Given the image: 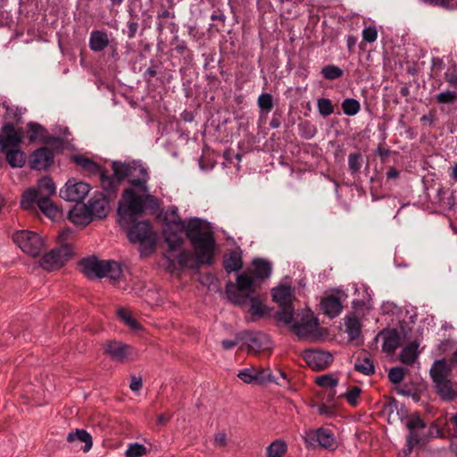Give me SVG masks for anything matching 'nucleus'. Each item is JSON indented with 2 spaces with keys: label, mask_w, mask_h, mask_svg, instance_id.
I'll return each mask as SVG.
<instances>
[{
  "label": "nucleus",
  "mask_w": 457,
  "mask_h": 457,
  "mask_svg": "<svg viewBox=\"0 0 457 457\" xmlns=\"http://www.w3.org/2000/svg\"><path fill=\"white\" fill-rule=\"evenodd\" d=\"M362 39L367 43H373L378 38V30L376 27L370 26L365 28L361 33Z\"/></svg>",
  "instance_id": "nucleus-54"
},
{
  "label": "nucleus",
  "mask_w": 457,
  "mask_h": 457,
  "mask_svg": "<svg viewBox=\"0 0 457 457\" xmlns=\"http://www.w3.org/2000/svg\"><path fill=\"white\" fill-rule=\"evenodd\" d=\"M142 387V378L141 377H137V376H132L131 377V382H130V385H129V388L132 390V391H139Z\"/></svg>",
  "instance_id": "nucleus-59"
},
{
  "label": "nucleus",
  "mask_w": 457,
  "mask_h": 457,
  "mask_svg": "<svg viewBox=\"0 0 457 457\" xmlns=\"http://www.w3.org/2000/svg\"><path fill=\"white\" fill-rule=\"evenodd\" d=\"M118 315L120 318V320L128 325L132 329H139L140 325L138 322L132 317L131 313L125 310V309H119L118 310Z\"/></svg>",
  "instance_id": "nucleus-47"
},
{
  "label": "nucleus",
  "mask_w": 457,
  "mask_h": 457,
  "mask_svg": "<svg viewBox=\"0 0 457 457\" xmlns=\"http://www.w3.org/2000/svg\"><path fill=\"white\" fill-rule=\"evenodd\" d=\"M321 74L326 79L333 80L342 77L343 71L334 64H329L322 68Z\"/></svg>",
  "instance_id": "nucleus-45"
},
{
  "label": "nucleus",
  "mask_w": 457,
  "mask_h": 457,
  "mask_svg": "<svg viewBox=\"0 0 457 457\" xmlns=\"http://www.w3.org/2000/svg\"><path fill=\"white\" fill-rule=\"evenodd\" d=\"M104 353L120 362L131 360L136 356V352L131 346L119 341L108 342L104 347Z\"/></svg>",
  "instance_id": "nucleus-13"
},
{
  "label": "nucleus",
  "mask_w": 457,
  "mask_h": 457,
  "mask_svg": "<svg viewBox=\"0 0 457 457\" xmlns=\"http://www.w3.org/2000/svg\"><path fill=\"white\" fill-rule=\"evenodd\" d=\"M406 426L409 430L416 431L417 429L424 428L426 424L419 416H415L407 421Z\"/></svg>",
  "instance_id": "nucleus-56"
},
{
  "label": "nucleus",
  "mask_w": 457,
  "mask_h": 457,
  "mask_svg": "<svg viewBox=\"0 0 457 457\" xmlns=\"http://www.w3.org/2000/svg\"><path fill=\"white\" fill-rule=\"evenodd\" d=\"M320 306L324 314L330 318L338 316L342 311V303L339 298L335 295L323 298Z\"/></svg>",
  "instance_id": "nucleus-20"
},
{
  "label": "nucleus",
  "mask_w": 457,
  "mask_h": 457,
  "mask_svg": "<svg viewBox=\"0 0 457 457\" xmlns=\"http://www.w3.org/2000/svg\"><path fill=\"white\" fill-rule=\"evenodd\" d=\"M305 440L309 441L310 444L316 442L320 447L330 451H333L337 447V443L333 432L324 428L309 431L306 434Z\"/></svg>",
  "instance_id": "nucleus-12"
},
{
  "label": "nucleus",
  "mask_w": 457,
  "mask_h": 457,
  "mask_svg": "<svg viewBox=\"0 0 457 457\" xmlns=\"http://www.w3.org/2000/svg\"><path fill=\"white\" fill-rule=\"evenodd\" d=\"M316 383L322 387H327L332 390L337 386L338 379L332 374H325L318 377L316 378Z\"/></svg>",
  "instance_id": "nucleus-46"
},
{
  "label": "nucleus",
  "mask_w": 457,
  "mask_h": 457,
  "mask_svg": "<svg viewBox=\"0 0 457 457\" xmlns=\"http://www.w3.org/2000/svg\"><path fill=\"white\" fill-rule=\"evenodd\" d=\"M400 345V337L396 331L389 332L384 338L382 349L385 353L392 354Z\"/></svg>",
  "instance_id": "nucleus-34"
},
{
  "label": "nucleus",
  "mask_w": 457,
  "mask_h": 457,
  "mask_svg": "<svg viewBox=\"0 0 457 457\" xmlns=\"http://www.w3.org/2000/svg\"><path fill=\"white\" fill-rule=\"evenodd\" d=\"M148 205L152 209L159 207L158 199L148 193H142L141 195H137L135 189L126 188L122 194V200L119 204L118 215L119 224L120 227H128L134 222L138 215L145 212V206Z\"/></svg>",
  "instance_id": "nucleus-2"
},
{
  "label": "nucleus",
  "mask_w": 457,
  "mask_h": 457,
  "mask_svg": "<svg viewBox=\"0 0 457 457\" xmlns=\"http://www.w3.org/2000/svg\"><path fill=\"white\" fill-rule=\"evenodd\" d=\"M36 189L39 193L40 199H51V196L56 193L55 184L50 177H44L39 179Z\"/></svg>",
  "instance_id": "nucleus-25"
},
{
  "label": "nucleus",
  "mask_w": 457,
  "mask_h": 457,
  "mask_svg": "<svg viewBox=\"0 0 457 457\" xmlns=\"http://www.w3.org/2000/svg\"><path fill=\"white\" fill-rule=\"evenodd\" d=\"M69 218L72 223L80 226H86L93 220L89 209L86 204L73 207L69 213Z\"/></svg>",
  "instance_id": "nucleus-18"
},
{
  "label": "nucleus",
  "mask_w": 457,
  "mask_h": 457,
  "mask_svg": "<svg viewBox=\"0 0 457 457\" xmlns=\"http://www.w3.org/2000/svg\"><path fill=\"white\" fill-rule=\"evenodd\" d=\"M405 375V370L402 367H393L388 371L389 381L395 385L400 384Z\"/></svg>",
  "instance_id": "nucleus-51"
},
{
  "label": "nucleus",
  "mask_w": 457,
  "mask_h": 457,
  "mask_svg": "<svg viewBox=\"0 0 457 457\" xmlns=\"http://www.w3.org/2000/svg\"><path fill=\"white\" fill-rule=\"evenodd\" d=\"M110 200L103 193L94 195L87 204L92 217L99 219L106 217L109 212Z\"/></svg>",
  "instance_id": "nucleus-17"
},
{
  "label": "nucleus",
  "mask_w": 457,
  "mask_h": 457,
  "mask_svg": "<svg viewBox=\"0 0 457 457\" xmlns=\"http://www.w3.org/2000/svg\"><path fill=\"white\" fill-rule=\"evenodd\" d=\"M72 161L75 164L91 174H96L100 171V166L96 162L83 155H74Z\"/></svg>",
  "instance_id": "nucleus-32"
},
{
  "label": "nucleus",
  "mask_w": 457,
  "mask_h": 457,
  "mask_svg": "<svg viewBox=\"0 0 457 457\" xmlns=\"http://www.w3.org/2000/svg\"><path fill=\"white\" fill-rule=\"evenodd\" d=\"M79 266L83 274L88 278H107L115 281L120 277L122 271L117 262L98 260L96 257L83 259Z\"/></svg>",
  "instance_id": "nucleus-3"
},
{
  "label": "nucleus",
  "mask_w": 457,
  "mask_h": 457,
  "mask_svg": "<svg viewBox=\"0 0 457 457\" xmlns=\"http://www.w3.org/2000/svg\"><path fill=\"white\" fill-rule=\"evenodd\" d=\"M90 191V186L76 179H70L60 190V196L68 201L81 203Z\"/></svg>",
  "instance_id": "nucleus-8"
},
{
  "label": "nucleus",
  "mask_w": 457,
  "mask_h": 457,
  "mask_svg": "<svg viewBox=\"0 0 457 457\" xmlns=\"http://www.w3.org/2000/svg\"><path fill=\"white\" fill-rule=\"evenodd\" d=\"M341 106H342L343 112L347 116H354L361 110V104H360L359 101H357L354 98L345 99L342 102Z\"/></svg>",
  "instance_id": "nucleus-36"
},
{
  "label": "nucleus",
  "mask_w": 457,
  "mask_h": 457,
  "mask_svg": "<svg viewBox=\"0 0 457 457\" xmlns=\"http://www.w3.org/2000/svg\"><path fill=\"white\" fill-rule=\"evenodd\" d=\"M253 274L261 279L268 278L271 274V264L268 261L256 258L253 262Z\"/></svg>",
  "instance_id": "nucleus-29"
},
{
  "label": "nucleus",
  "mask_w": 457,
  "mask_h": 457,
  "mask_svg": "<svg viewBox=\"0 0 457 457\" xmlns=\"http://www.w3.org/2000/svg\"><path fill=\"white\" fill-rule=\"evenodd\" d=\"M255 384H263L266 382L275 381L269 370H256L254 373Z\"/></svg>",
  "instance_id": "nucleus-53"
},
{
  "label": "nucleus",
  "mask_w": 457,
  "mask_h": 457,
  "mask_svg": "<svg viewBox=\"0 0 457 457\" xmlns=\"http://www.w3.org/2000/svg\"><path fill=\"white\" fill-rule=\"evenodd\" d=\"M273 301L279 306L292 303L293 292L290 287L280 286L272 290Z\"/></svg>",
  "instance_id": "nucleus-24"
},
{
  "label": "nucleus",
  "mask_w": 457,
  "mask_h": 457,
  "mask_svg": "<svg viewBox=\"0 0 457 457\" xmlns=\"http://www.w3.org/2000/svg\"><path fill=\"white\" fill-rule=\"evenodd\" d=\"M110 43L109 37L105 31L93 30L89 37V48L94 52L104 50Z\"/></svg>",
  "instance_id": "nucleus-22"
},
{
  "label": "nucleus",
  "mask_w": 457,
  "mask_h": 457,
  "mask_svg": "<svg viewBox=\"0 0 457 457\" xmlns=\"http://www.w3.org/2000/svg\"><path fill=\"white\" fill-rule=\"evenodd\" d=\"M303 359L307 365L313 370H322L333 361V356L321 350H309L304 352Z\"/></svg>",
  "instance_id": "nucleus-14"
},
{
  "label": "nucleus",
  "mask_w": 457,
  "mask_h": 457,
  "mask_svg": "<svg viewBox=\"0 0 457 457\" xmlns=\"http://www.w3.org/2000/svg\"><path fill=\"white\" fill-rule=\"evenodd\" d=\"M287 452V445L276 440L267 447V457H283Z\"/></svg>",
  "instance_id": "nucleus-37"
},
{
  "label": "nucleus",
  "mask_w": 457,
  "mask_h": 457,
  "mask_svg": "<svg viewBox=\"0 0 457 457\" xmlns=\"http://www.w3.org/2000/svg\"><path fill=\"white\" fill-rule=\"evenodd\" d=\"M346 42H347L348 50L350 52H353V48H354V46L356 45V42H357L356 37H354L353 35H348Z\"/></svg>",
  "instance_id": "nucleus-63"
},
{
  "label": "nucleus",
  "mask_w": 457,
  "mask_h": 457,
  "mask_svg": "<svg viewBox=\"0 0 457 457\" xmlns=\"http://www.w3.org/2000/svg\"><path fill=\"white\" fill-rule=\"evenodd\" d=\"M257 104L262 111L269 112L273 108V97L269 93H262L259 96Z\"/></svg>",
  "instance_id": "nucleus-49"
},
{
  "label": "nucleus",
  "mask_w": 457,
  "mask_h": 457,
  "mask_svg": "<svg viewBox=\"0 0 457 457\" xmlns=\"http://www.w3.org/2000/svg\"><path fill=\"white\" fill-rule=\"evenodd\" d=\"M128 180L133 187H137L139 192H149V187H147V182L149 180L148 170L142 164L136 162H130Z\"/></svg>",
  "instance_id": "nucleus-11"
},
{
  "label": "nucleus",
  "mask_w": 457,
  "mask_h": 457,
  "mask_svg": "<svg viewBox=\"0 0 457 457\" xmlns=\"http://www.w3.org/2000/svg\"><path fill=\"white\" fill-rule=\"evenodd\" d=\"M67 442L72 444L74 446H78V443H84L85 445L82 450L87 453L92 448V436L85 429H75L67 436Z\"/></svg>",
  "instance_id": "nucleus-19"
},
{
  "label": "nucleus",
  "mask_w": 457,
  "mask_h": 457,
  "mask_svg": "<svg viewBox=\"0 0 457 457\" xmlns=\"http://www.w3.org/2000/svg\"><path fill=\"white\" fill-rule=\"evenodd\" d=\"M301 137L305 139L312 138L316 134V129L314 126H312L308 121H305L304 124L300 125Z\"/></svg>",
  "instance_id": "nucleus-55"
},
{
  "label": "nucleus",
  "mask_w": 457,
  "mask_h": 457,
  "mask_svg": "<svg viewBox=\"0 0 457 457\" xmlns=\"http://www.w3.org/2000/svg\"><path fill=\"white\" fill-rule=\"evenodd\" d=\"M100 177L101 185L104 191L103 194L105 195L107 198L114 199L120 182L114 177L107 175L106 171H101Z\"/></svg>",
  "instance_id": "nucleus-23"
},
{
  "label": "nucleus",
  "mask_w": 457,
  "mask_h": 457,
  "mask_svg": "<svg viewBox=\"0 0 457 457\" xmlns=\"http://www.w3.org/2000/svg\"><path fill=\"white\" fill-rule=\"evenodd\" d=\"M361 393V388L357 386H350L341 396L345 397L347 403L352 406L358 404V400Z\"/></svg>",
  "instance_id": "nucleus-41"
},
{
  "label": "nucleus",
  "mask_w": 457,
  "mask_h": 457,
  "mask_svg": "<svg viewBox=\"0 0 457 457\" xmlns=\"http://www.w3.org/2000/svg\"><path fill=\"white\" fill-rule=\"evenodd\" d=\"M243 261L241 253L236 251L229 253L223 261V267L228 273L241 270Z\"/></svg>",
  "instance_id": "nucleus-26"
},
{
  "label": "nucleus",
  "mask_w": 457,
  "mask_h": 457,
  "mask_svg": "<svg viewBox=\"0 0 457 457\" xmlns=\"http://www.w3.org/2000/svg\"><path fill=\"white\" fill-rule=\"evenodd\" d=\"M174 226L179 228V232L173 231L171 226H169V228L164 231V239L168 245V251L165 253V257L170 265L174 264L172 253L180 250L183 247L185 240L182 237V229H186L187 228L184 226V222L182 220H179L178 223H174Z\"/></svg>",
  "instance_id": "nucleus-9"
},
{
  "label": "nucleus",
  "mask_w": 457,
  "mask_h": 457,
  "mask_svg": "<svg viewBox=\"0 0 457 457\" xmlns=\"http://www.w3.org/2000/svg\"><path fill=\"white\" fill-rule=\"evenodd\" d=\"M451 372L452 368L445 359L436 360L429 370L436 391L444 399H451L453 396Z\"/></svg>",
  "instance_id": "nucleus-5"
},
{
  "label": "nucleus",
  "mask_w": 457,
  "mask_h": 457,
  "mask_svg": "<svg viewBox=\"0 0 457 457\" xmlns=\"http://www.w3.org/2000/svg\"><path fill=\"white\" fill-rule=\"evenodd\" d=\"M72 255V248L68 244H62L60 247L51 250L40 260V266L52 271L61 268Z\"/></svg>",
  "instance_id": "nucleus-7"
},
{
  "label": "nucleus",
  "mask_w": 457,
  "mask_h": 457,
  "mask_svg": "<svg viewBox=\"0 0 457 457\" xmlns=\"http://www.w3.org/2000/svg\"><path fill=\"white\" fill-rule=\"evenodd\" d=\"M445 79L451 86H457V71L445 72Z\"/></svg>",
  "instance_id": "nucleus-61"
},
{
  "label": "nucleus",
  "mask_w": 457,
  "mask_h": 457,
  "mask_svg": "<svg viewBox=\"0 0 457 457\" xmlns=\"http://www.w3.org/2000/svg\"><path fill=\"white\" fill-rule=\"evenodd\" d=\"M438 104H451L457 101V93L452 90L441 92L436 96Z\"/></svg>",
  "instance_id": "nucleus-50"
},
{
  "label": "nucleus",
  "mask_w": 457,
  "mask_h": 457,
  "mask_svg": "<svg viewBox=\"0 0 457 457\" xmlns=\"http://www.w3.org/2000/svg\"><path fill=\"white\" fill-rule=\"evenodd\" d=\"M126 232L130 242L143 244L147 241H153L152 229L150 223L147 221H136L129 224L128 227H122Z\"/></svg>",
  "instance_id": "nucleus-10"
},
{
  "label": "nucleus",
  "mask_w": 457,
  "mask_h": 457,
  "mask_svg": "<svg viewBox=\"0 0 457 457\" xmlns=\"http://www.w3.org/2000/svg\"><path fill=\"white\" fill-rule=\"evenodd\" d=\"M38 208L51 220H56L61 217V211L54 204L51 199H40L38 202Z\"/></svg>",
  "instance_id": "nucleus-30"
},
{
  "label": "nucleus",
  "mask_w": 457,
  "mask_h": 457,
  "mask_svg": "<svg viewBox=\"0 0 457 457\" xmlns=\"http://www.w3.org/2000/svg\"><path fill=\"white\" fill-rule=\"evenodd\" d=\"M214 443L217 446L223 447L227 444V436L225 433H217L214 436Z\"/></svg>",
  "instance_id": "nucleus-60"
},
{
  "label": "nucleus",
  "mask_w": 457,
  "mask_h": 457,
  "mask_svg": "<svg viewBox=\"0 0 457 457\" xmlns=\"http://www.w3.org/2000/svg\"><path fill=\"white\" fill-rule=\"evenodd\" d=\"M237 344H238L237 340L226 339L221 342V345H222L223 349H225V350H230V349L234 348Z\"/></svg>",
  "instance_id": "nucleus-62"
},
{
  "label": "nucleus",
  "mask_w": 457,
  "mask_h": 457,
  "mask_svg": "<svg viewBox=\"0 0 457 457\" xmlns=\"http://www.w3.org/2000/svg\"><path fill=\"white\" fill-rule=\"evenodd\" d=\"M254 373H255V368H253V367L246 368V369L240 370L237 374V377L245 383L255 384Z\"/></svg>",
  "instance_id": "nucleus-52"
},
{
  "label": "nucleus",
  "mask_w": 457,
  "mask_h": 457,
  "mask_svg": "<svg viewBox=\"0 0 457 457\" xmlns=\"http://www.w3.org/2000/svg\"><path fill=\"white\" fill-rule=\"evenodd\" d=\"M354 369L356 371L366 376H370L375 373V367L373 361L370 360V358L367 356H364L362 358L358 357L354 363Z\"/></svg>",
  "instance_id": "nucleus-35"
},
{
  "label": "nucleus",
  "mask_w": 457,
  "mask_h": 457,
  "mask_svg": "<svg viewBox=\"0 0 457 457\" xmlns=\"http://www.w3.org/2000/svg\"><path fill=\"white\" fill-rule=\"evenodd\" d=\"M362 165V156L361 153H352L348 156V166L352 173L360 171Z\"/></svg>",
  "instance_id": "nucleus-48"
},
{
  "label": "nucleus",
  "mask_w": 457,
  "mask_h": 457,
  "mask_svg": "<svg viewBox=\"0 0 457 457\" xmlns=\"http://www.w3.org/2000/svg\"><path fill=\"white\" fill-rule=\"evenodd\" d=\"M128 27V37L129 38L132 39L135 37L137 29H138V23L135 21H129L127 22Z\"/></svg>",
  "instance_id": "nucleus-57"
},
{
  "label": "nucleus",
  "mask_w": 457,
  "mask_h": 457,
  "mask_svg": "<svg viewBox=\"0 0 457 457\" xmlns=\"http://www.w3.org/2000/svg\"><path fill=\"white\" fill-rule=\"evenodd\" d=\"M420 442V436L414 430H409V434L406 438V445L403 452L404 456L409 455L414 446L418 445Z\"/></svg>",
  "instance_id": "nucleus-40"
},
{
  "label": "nucleus",
  "mask_w": 457,
  "mask_h": 457,
  "mask_svg": "<svg viewBox=\"0 0 457 457\" xmlns=\"http://www.w3.org/2000/svg\"><path fill=\"white\" fill-rule=\"evenodd\" d=\"M418 344L411 343L407 345L400 353V361L405 365L413 364L418 357Z\"/></svg>",
  "instance_id": "nucleus-31"
},
{
  "label": "nucleus",
  "mask_w": 457,
  "mask_h": 457,
  "mask_svg": "<svg viewBox=\"0 0 457 457\" xmlns=\"http://www.w3.org/2000/svg\"><path fill=\"white\" fill-rule=\"evenodd\" d=\"M130 163H122L120 162H112V170L114 178L120 183L123 179H128Z\"/></svg>",
  "instance_id": "nucleus-38"
},
{
  "label": "nucleus",
  "mask_w": 457,
  "mask_h": 457,
  "mask_svg": "<svg viewBox=\"0 0 457 457\" xmlns=\"http://www.w3.org/2000/svg\"><path fill=\"white\" fill-rule=\"evenodd\" d=\"M318 327V322L314 318H308L302 322L295 323L294 332L300 338H306L312 336Z\"/></svg>",
  "instance_id": "nucleus-21"
},
{
  "label": "nucleus",
  "mask_w": 457,
  "mask_h": 457,
  "mask_svg": "<svg viewBox=\"0 0 457 457\" xmlns=\"http://www.w3.org/2000/svg\"><path fill=\"white\" fill-rule=\"evenodd\" d=\"M147 453V449L145 445L139 443H133L128 445L125 451L126 457H142Z\"/></svg>",
  "instance_id": "nucleus-44"
},
{
  "label": "nucleus",
  "mask_w": 457,
  "mask_h": 457,
  "mask_svg": "<svg viewBox=\"0 0 457 457\" xmlns=\"http://www.w3.org/2000/svg\"><path fill=\"white\" fill-rule=\"evenodd\" d=\"M345 331L350 340L359 338L361 332V322L355 315L347 316L345 318Z\"/></svg>",
  "instance_id": "nucleus-28"
},
{
  "label": "nucleus",
  "mask_w": 457,
  "mask_h": 457,
  "mask_svg": "<svg viewBox=\"0 0 457 457\" xmlns=\"http://www.w3.org/2000/svg\"><path fill=\"white\" fill-rule=\"evenodd\" d=\"M39 201V193L36 187H30L22 194L21 206L24 210H33L36 204L38 205Z\"/></svg>",
  "instance_id": "nucleus-27"
},
{
  "label": "nucleus",
  "mask_w": 457,
  "mask_h": 457,
  "mask_svg": "<svg viewBox=\"0 0 457 457\" xmlns=\"http://www.w3.org/2000/svg\"><path fill=\"white\" fill-rule=\"evenodd\" d=\"M54 152L48 147H41L30 155L29 166L36 170H46L54 163Z\"/></svg>",
  "instance_id": "nucleus-15"
},
{
  "label": "nucleus",
  "mask_w": 457,
  "mask_h": 457,
  "mask_svg": "<svg viewBox=\"0 0 457 457\" xmlns=\"http://www.w3.org/2000/svg\"><path fill=\"white\" fill-rule=\"evenodd\" d=\"M12 238L23 253L33 257L38 256L45 245L43 238L37 233L29 230L17 231Z\"/></svg>",
  "instance_id": "nucleus-6"
},
{
  "label": "nucleus",
  "mask_w": 457,
  "mask_h": 457,
  "mask_svg": "<svg viewBox=\"0 0 457 457\" xmlns=\"http://www.w3.org/2000/svg\"><path fill=\"white\" fill-rule=\"evenodd\" d=\"M317 108L320 114L328 117L334 112V105L328 98H319L317 101Z\"/></svg>",
  "instance_id": "nucleus-42"
},
{
  "label": "nucleus",
  "mask_w": 457,
  "mask_h": 457,
  "mask_svg": "<svg viewBox=\"0 0 457 457\" xmlns=\"http://www.w3.org/2000/svg\"><path fill=\"white\" fill-rule=\"evenodd\" d=\"M21 136L11 123L4 125L0 132V147L2 151H7L19 147Z\"/></svg>",
  "instance_id": "nucleus-16"
},
{
  "label": "nucleus",
  "mask_w": 457,
  "mask_h": 457,
  "mask_svg": "<svg viewBox=\"0 0 457 457\" xmlns=\"http://www.w3.org/2000/svg\"><path fill=\"white\" fill-rule=\"evenodd\" d=\"M253 278L243 272L237 277L236 284L231 282L226 286V295L228 299L235 305L243 306L248 302L249 295L254 293Z\"/></svg>",
  "instance_id": "nucleus-4"
},
{
  "label": "nucleus",
  "mask_w": 457,
  "mask_h": 457,
  "mask_svg": "<svg viewBox=\"0 0 457 457\" xmlns=\"http://www.w3.org/2000/svg\"><path fill=\"white\" fill-rule=\"evenodd\" d=\"M450 176L453 179L457 181V162L451 168Z\"/></svg>",
  "instance_id": "nucleus-64"
},
{
  "label": "nucleus",
  "mask_w": 457,
  "mask_h": 457,
  "mask_svg": "<svg viewBox=\"0 0 457 457\" xmlns=\"http://www.w3.org/2000/svg\"><path fill=\"white\" fill-rule=\"evenodd\" d=\"M186 236L195 249V257L190 251L184 250L182 247L178 250L179 253L176 257L179 265L181 268H194L203 264H212L215 239L212 232L204 227L203 220L198 218L191 219L186 228Z\"/></svg>",
  "instance_id": "nucleus-1"
},
{
  "label": "nucleus",
  "mask_w": 457,
  "mask_h": 457,
  "mask_svg": "<svg viewBox=\"0 0 457 457\" xmlns=\"http://www.w3.org/2000/svg\"><path fill=\"white\" fill-rule=\"evenodd\" d=\"M250 303V310L252 316L253 317H262L263 315V307L262 301L258 296L253 295H249L247 303Z\"/></svg>",
  "instance_id": "nucleus-43"
},
{
  "label": "nucleus",
  "mask_w": 457,
  "mask_h": 457,
  "mask_svg": "<svg viewBox=\"0 0 457 457\" xmlns=\"http://www.w3.org/2000/svg\"><path fill=\"white\" fill-rule=\"evenodd\" d=\"M281 310L277 312V320L286 324H290L294 318V307L292 303L280 306Z\"/></svg>",
  "instance_id": "nucleus-39"
},
{
  "label": "nucleus",
  "mask_w": 457,
  "mask_h": 457,
  "mask_svg": "<svg viewBox=\"0 0 457 457\" xmlns=\"http://www.w3.org/2000/svg\"><path fill=\"white\" fill-rule=\"evenodd\" d=\"M30 135H29V140L34 141L37 138V134L39 131L43 130V127L37 123H29V124Z\"/></svg>",
  "instance_id": "nucleus-58"
},
{
  "label": "nucleus",
  "mask_w": 457,
  "mask_h": 457,
  "mask_svg": "<svg viewBox=\"0 0 457 457\" xmlns=\"http://www.w3.org/2000/svg\"><path fill=\"white\" fill-rule=\"evenodd\" d=\"M6 160L13 168H21L25 164L26 157L22 151L17 148L6 151Z\"/></svg>",
  "instance_id": "nucleus-33"
}]
</instances>
